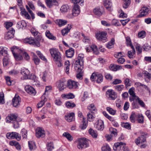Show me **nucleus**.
<instances>
[{
    "mask_svg": "<svg viewBox=\"0 0 151 151\" xmlns=\"http://www.w3.org/2000/svg\"><path fill=\"white\" fill-rule=\"evenodd\" d=\"M51 56L54 61L58 67L63 65V61L61 55L58 50L55 48H51L49 50Z\"/></svg>",
    "mask_w": 151,
    "mask_h": 151,
    "instance_id": "1",
    "label": "nucleus"
},
{
    "mask_svg": "<svg viewBox=\"0 0 151 151\" xmlns=\"http://www.w3.org/2000/svg\"><path fill=\"white\" fill-rule=\"evenodd\" d=\"M77 147L78 149L82 150L89 146V143L87 139L85 138H81L77 139Z\"/></svg>",
    "mask_w": 151,
    "mask_h": 151,
    "instance_id": "2",
    "label": "nucleus"
},
{
    "mask_svg": "<svg viewBox=\"0 0 151 151\" xmlns=\"http://www.w3.org/2000/svg\"><path fill=\"white\" fill-rule=\"evenodd\" d=\"M23 42L24 43H28L31 45H35L38 47L40 46L39 40V39L37 40L33 37H29L26 38L24 40Z\"/></svg>",
    "mask_w": 151,
    "mask_h": 151,
    "instance_id": "3",
    "label": "nucleus"
},
{
    "mask_svg": "<svg viewBox=\"0 0 151 151\" xmlns=\"http://www.w3.org/2000/svg\"><path fill=\"white\" fill-rule=\"evenodd\" d=\"M106 97L109 100H114L117 98V93L111 89H108L106 93Z\"/></svg>",
    "mask_w": 151,
    "mask_h": 151,
    "instance_id": "4",
    "label": "nucleus"
},
{
    "mask_svg": "<svg viewBox=\"0 0 151 151\" xmlns=\"http://www.w3.org/2000/svg\"><path fill=\"white\" fill-rule=\"evenodd\" d=\"M83 55L79 54L77 60L76 62V65L78 66L80 65V67H79V66L78 67L79 70V71L80 70V72L83 68V67L82 66L83 65Z\"/></svg>",
    "mask_w": 151,
    "mask_h": 151,
    "instance_id": "5",
    "label": "nucleus"
},
{
    "mask_svg": "<svg viewBox=\"0 0 151 151\" xmlns=\"http://www.w3.org/2000/svg\"><path fill=\"white\" fill-rule=\"evenodd\" d=\"M140 14L139 15V17H142L147 15L151 12V10L149 7L143 6L140 10Z\"/></svg>",
    "mask_w": 151,
    "mask_h": 151,
    "instance_id": "6",
    "label": "nucleus"
},
{
    "mask_svg": "<svg viewBox=\"0 0 151 151\" xmlns=\"http://www.w3.org/2000/svg\"><path fill=\"white\" fill-rule=\"evenodd\" d=\"M104 10V8L103 6L96 7L93 10V12L95 15L98 17H100L103 14Z\"/></svg>",
    "mask_w": 151,
    "mask_h": 151,
    "instance_id": "7",
    "label": "nucleus"
},
{
    "mask_svg": "<svg viewBox=\"0 0 151 151\" xmlns=\"http://www.w3.org/2000/svg\"><path fill=\"white\" fill-rule=\"evenodd\" d=\"M78 84L77 82L69 80L67 81V86L70 89L76 88L78 87Z\"/></svg>",
    "mask_w": 151,
    "mask_h": 151,
    "instance_id": "8",
    "label": "nucleus"
},
{
    "mask_svg": "<svg viewBox=\"0 0 151 151\" xmlns=\"http://www.w3.org/2000/svg\"><path fill=\"white\" fill-rule=\"evenodd\" d=\"M86 49L88 52L93 51V53L96 55H97L99 53L97 46L94 45H92L90 47H86Z\"/></svg>",
    "mask_w": 151,
    "mask_h": 151,
    "instance_id": "9",
    "label": "nucleus"
},
{
    "mask_svg": "<svg viewBox=\"0 0 151 151\" xmlns=\"http://www.w3.org/2000/svg\"><path fill=\"white\" fill-rule=\"evenodd\" d=\"M14 30L12 28L11 30L5 33L4 36L5 39L6 40H9L12 38L14 37Z\"/></svg>",
    "mask_w": 151,
    "mask_h": 151,
    "instance_id": "10",
    "label": "nucleus"
},
{
    "mask_svg": "<svg viewBox=\"0 0 151 151\" xmlns=\"http://www.w3.org/2000/svg\"><path fill=\"white\" fill-rule=\"evenodd\" d=\"M20 101V98L18 95L16 94L12 99L13 106L15 107L18 106L19 105V102Z\"/></svg>",
    "mask_w": 151,
    "mask_h": 151,
    "instance_id": "11",
    "label": "nucleus"
},
{
    "mask_svg": "<svg viewBox=\"0 0 151 151\" xmlns=\"http://www.w3.org/2000/svg\"><path fill=\"white\" fill-rule=\"evenodd\" d=\"M45 3L49 8H51L54 5H57L58 4L57 0H45Z\"/></svg>",
    "mask_w": 151,
    "mask_h": 151,
    "instance_id": "12",
    "label": "nucleus"
},
{
    "mask_svg": "<svg viewBox=\"0 0 151 151\" xmlns=\"http://www.w3.org/2000/svg\"><path fill=\"white\" fill-rule=\"evenodd\" d=\"M95 127L98 130L103 131L104 129L103 121L101 120H98L97 124L95 125Z\"/></svg>",
    "mask_w": 151,
    "mask_h": 151,
    "instance_id": "13",
    "label": "nucleus"
},
{
    "mask_svg": "<svg viewBox=\"0 0 151 151\" xmlns=\"http://www.w3.org/2000/svg\"><path fill=\"white\" fill-rule=\"evenodd\" d=\"M30 72L29 70L25 68H22L21 73L23 76V79H26L28 78V76Z\"/></svg>",
    "mask_w": 151,
    "mask_h": 151,
    "instance_id": "14",
    "label": "nucleus"
},
{
    "mask_svg": "<svg viewBox=\"0 0 151 151\" xmlns=\"http://www.w3.org/2000/svg\"><path fill=\"white\" fill-rule=\"evenodd\" d=\"M146 137L144 135H142L141 136L139 137L136 139L135 141V143L137 145L141 143L142 144L146 142Z\"/></svg>",
    "mask_w": 151,
    "mask_h": 151,
    "instance_id": "15",
    "label": "nucleus"
},
{
    "mask_svg": "<svg viewBox=\"0 0 151 151\" xmlns=\"http://www.w3.org/2000/svg\"><path fill=\"white\" fill-rule=\"evenodd\" d=\"M45 131L40 128H38L36 131V136L37 137H43L45 136Z\"/></svg>",
    "mask_w": 151,
    "mask_h": 151,
    "instance_id": "16",
    "label": "nucleus"
},
{
    "mask_svg": "<svg viewBox=\"0 0 151 151\" xmlns=\"http://www.w3.org/2000/svg\"><path fill=\"white\" fill-rule=\"evenodd\" d=\"M112 4L111 0H105L104 1V7L109 11L112 10Z\"/></svg>",
    "mask_w": 151,
    "mask_h": 151,
    "instance_id": "17",
    "label": "nucleus"
},
{
    "mask_svg": "<svg viewBox=\"0 0 151 151\" xmlns=\"http://www.w3.org/2000/svg\"><path fill=\"white\" fill-rule=\"evenodd\" d=\"M80 13V9L79 6L75 4L72 10V15L74 16H78Z\"/></svg>",
    "mask_w": 151,
    "mask_h": 151,
    "instance_id": "18",
    "label": "nucleus"
},
{
    "mask_svg": "<svg viewBox=\"0 0 151 151\" xmlns=\"http://www.w3.org/2000/svg\"><path fill=\"white\" fill-rule=\"evenodd\" d=\"M95 36L98 40L102 41L104 40V32L98 31L95 33Z\"/></svg>",
    "mask_w": 151,
    "mask_h": 151,
    "instance_id": "19",
    "label": "nucleus"
},
{
    "mask_svg": "<svg viewBox=\"0 0 151 151\" xmlns=\"http://www.w3.org/2000/svg\"><path fill=\"white\" fill-rule=\"evenodd\" d=\"M26 91L28 93L35 95L36 92L34 89L32 87L29 86H26L25 87Z\"/></svg>",
    "mask_w": 151,
    "mask_h": 151,
    "instance_id": "20",
    "label": "nucleus"
},
{
    "mask_svg": "<svg viewBox=\"0 0 151 151\" xmlns=\"http://www.w3.org/2000/svg\"><path fill=\"white\" fill-rule=\"evenodd\" d=\"M124 143L122 142H117L115 143L114 145L113 149L115 151H119L121 149V148L123 146Z\"/></svg>",
    "mask_w": 151,
    "mask_h": 151,
    "instance_id": "21",
    "label": "nucleus"
},
{
    "mask_svg": "<svg viewBox=\"0 0 151 151\" xmlns=\"http://www.w3.org/2000/svg\"><path fill=\"white\" fill-rule=\"evenodd\" d=\"M41 99L42 100L37 104V107L38 108H39L42 107L47 100L45 96V93H44L43 95L42 96Z\"/></svg>",
    "mask_w": 151,
    "mask_h": 151,
    "instance_id": "22",
    "label": "nucleus"
},
{
    "mask_svg": "<svg viewBox=\"0 0 151 151\" xmlns=\"http://www.w3.org/2000/svg\"><path fill=\"white\" fill-rule=\"evenodd\" d=\"M11 50L13 55L16 60L17 61H19L21 60L22 59L23 57L21 53L19 54L15 53L14 52V50H15V49H13V48H12Z\"/></svg>",
    "mask_w": 151,
    "mask_h": 151,
    "instance_id": "23",
    "label": "nucleus"
},
{
    "mask_svg": "<svg viewBox=\"0 0 151 151\" xmlns=\"http://www.w3.org/2000/svg\"><path fill=\"white\" fill-rule=\"evenodd\" d=\"M65 81L63 80H60L59 83L58 85V87L59 88V90L60 91H62L66 87Z\"/></svg>",
    "mask_w": 151,
    "mask_h": 151,
    "instance_id": "24",
    "label": "nucleus"
},
{
    "mask_svg": "<svg viewBox=\"0 0 151 151\" xmlns=\"http://www.w3.org/2000/svg\"><path fill=\"white\" fill-rule=\"evenodd\" d=\"M66 56L68 58H72L73 55L74 51V49L71 48L69 50H67L65 52Z\"/></svg>",
    "mask_w": 151,
    "mask_h": 151,
    "instance_id": "25",
    "label": "nucleus"
},
{
    "mask_svg": "<svg viewBox=\"0 0 151 151\" xmlns=\"http://www.w3.org/2000/svg\"><path fill=\"white\" fill-rule=\"evenodd\" d=\"M10 118V120L13 122L17 120L18 121H21L22 119L17 116V114H11L9 115Z\"/></svg>",
    "mask_w": 151,
    "mask_h": 151,
    "instance_id": "26",
    "label": "nucleus"
},
{
    "mask_svg": "<svg viewBox=\"0 0 151 151\" xmlns=\"http://www.w3.org/2000/svg\"><path fill=\"white\" fill-rule=\"evenodd\" d=\"M74 114L71 113L65 116V119L68 122H70L74 120Z\"/></svg>",
    "mask_w": 151,
    "mask_h": 151,
    "instance_id": "27",
    "label": "nucleus"
},
{
    "mask_svg": "<svg viewBox=\"0 0 151 151\" xmlns=\"http://www.w3.org/2000/svg\"><path fill=\"white\" fill-rule=\"evenodd\" d=\"M71 28V26L70 25L68 24V27H66L61 31L62 35L63 36H65L67 35L69 32Z\"/></svg>",
    "mask_w": 151,
    "mask_h": 151,
    "instance_id": "28",
    "label": "nucleus"
},
{
    "mask_svg": "<svg viewBox=\"0 0 151 151\" xmlns=\"http://www.w3.org/2000/svg\"><path fill=\"white\" fill-rule=\"evenodd\" d=\"M7 49V48L5 47H0V53L4 56L6 57L8 55Z\"/></svg>",
    "mask_w": 151,
    "mask_h": 151,
    "instance_id": "29",
    "label": "nucleus"
},
{
    "mask_svg": "<svg viewBox=\"0 0 151 151\" xmlns=\"http://www.w3.org/2000/svg\"><path fill=\"white\" fill-rule=\"evenodd\" d=\"M70 65V62L68 60L65 61L64 63V68L65 72L67 74H69V67Z\"/></svg>",
    "mask_w": 151,
    "mask_h": 151,
    "instance_id": "30",
    "label": "nucleus"
},
{
    "mask_svg": "<svg viewBox=\"0 0 151 151\" xmlns=\"http://www.w3.org/2000/svg\"><path fill=\"white\" fill-rule=\"evenodd\" d=\"M89 134L91 135L92 137L94 138H97L98 134L97 132L92 129H90L88 131Z\"/></svg>",
    "mask_w": 151,
    "mask_h": 151,
    "instance_id": "31",
    "label": "nucleus"
},
{
    "mask_svg": "<svg viewBox=\"0 0 151 151\" xmlns=\"http://www.w3.org/2000/svg\"><path fill=\"white\" fill-rule=\"evenodd\" d=\"M99 74V73L96 72L93 73L92 74L90 78L91 80L93 82H96Z\"/></svg>",
    "mask_w": 151,
    "mask_h": 151,
    "instance_id": "32",
    "label": "nucleus"
},
{
    "mask_svg": "<svg viewBox=\"0 0 151 151\" xmlns=\"http://www.w3.org/2000/svg\"><path fill=\"white\" fill-rule=\"evenodd\" d=\"M114 39L113 38H112L111 41L106 45V46L109 49H111L114 47Z\"/></svg>",
    "mask_w": 151,
    "mask_h": 151,
    "instance_id": "33",
    "label": "nucleus"
},
{
    "mask_svg": "<svg viewBox=\"0 0 151 151\" xmlns=\"http://www.w3.org/2000/svg\"><path fill=\"white\" fill-rule=\"evenodd\" d=\"M28 145L30 150H35L36 149V146L35 142L33 141H29L28 142Z\"/></svg>",
    "mask_w": 151,
    "mask_h": 151,
    "instance_id": "34",
    "label": "nucleus"
},
{
    "mask_svg": "<svg viewBox=\"0 0 151 151\" xmlns=\"http://www.w3.org/2000/svg\"><path fill=\"white\" fill-rule=\"evenodd\" d=\"M56 23L58 24L60 27L65 25L67 23L66 20L62 19H58L56 20Z\"/></svg>",
    "mask_w": 151,
    "mask_h": 151,
    "instance_id": "35",
    "label": "nucleus"
},
{
    "mask_svg": "<svg viewBox=\"0 0 151 151\" xmlns=\"http://www.w3.org/2000/svg\"><path fill=\"white\" fill-rule=\"evenodd\" d=\"M45 35L46 37L49 39L52 40H55L56 39V37L53 36L50 32V31L48 30L46 31Z\"/></svg>",
    "mask_w": 151,
    "mask_h": 151,
    "instance_id": "36",
    "label": "nucleus"
},
{
    "mask_svg": "<svg viewBox=\"0 0 151 151\" xmlns=\"http://www.w3.org/2000/svg\"><path fill=\"white\" fill-rule=\"evenodd\" d=\"M124 1L123 7L125 9H127L129 6L131 4L130 0H122Z\"/></svg>",
    "mask_w": 151,
    "mask_h": 151,
    "instance_id": "37",
    "label": "nucleus"
},
{
    "mask_svg": "<svg viewBox=\"0 0 151 151\" xmlns=\"http://www.w3.org/2000/svg\"><path fill=\"white\" fill-rule=\"evenodd\" d=\"M88 109L90 110L92 113L96 112L97 109L93 104H91L88 107Z\"/></svg>",
    "mask_w": 151,
    "mask_h": 151,
    "instance_id": "38",
    "label": "nucleus"
},
{
    "mask_svg": "<svg viewBox=\"0 0 151 151\" xmlns=\"http://www.w3.org/2000/svg\"><path fill=\"white\" fill-rule=\"evenodd\" d=\"M114 88L116 90L120 92L124 89V86L123 85H117L114 86Z\"/></svg>",
    "mask_w": 151,
    "mask_h": 151,
    "instance_id": "39",
    "label": "nucleus"
},
{
    "mask_svg": "<svg viewBox=\"0 0 151 151\" xmlns=\"http://www.w3.org/2000/svg\"><path fill=\"white\" fill-rule=\"evenodd\" d=\"M63 136L66 138L70 141H72L73 139V137L68 133L64 132L63 134Z\"/></svg>",
    "mask_w": 151,
    "mask_h": 151,
    "instance_id": "40",
    "label": "nucleus"
},
{
    "mask_svg": "<svg viewBox=\"0 0 151 151\" xmlns=\"http://www.w3.org/2000/svg\"><path fill=\"white\" fill-rule=\"evenodd\" d=\"M81 35L83 36V41L85 43H88L90 41L89 37L88 36H86L83 33H81Z\"/></svg>",
    "mask_w": 151,
    "mask_h": 151,
    "instance_id": "41",
    "label": "nucleus"
},
{
    "mask_svg": "<svg viewBox=\"0 0 151 151\" xmlns=\"http://www.w3.org/2000/svg\"><path fill=\"white\" fill-rule=\"evenodd\" d=\"M138 122L139 123H143L144 122V117L141 114H139L137 119Z\"/></svg>",
    "mask_w": 151,
    "mask_h": 151,
    "instance_id": "42",
    "label": "nucleus"
},
{
    "mask_svg": "<svg viewBox=\"0 0 151 151\" xmlns=\"http://www.w3.org/2000/svg\"><path fill=\"white\" fill-rule=\"evenodd\" d=\"M87 122L86 121H85V119L84 118H83L82 124L80 126L81 129H85L87 126Z\"/></svg>",
    "mask_w": 151,
    "mask_h": 151,
    "instance_id": "43",
    "label": "nucleus"
},
{
    "mask_svg": "<svg viewBox=\"0 0 151 151\" xmlns=\"http://www.w3.org/2000/svg\"><path fill=\"white\" fill-rule=\"evenodd\" d=\"M65 105L68 108H72L75 107L76 106L74 103L70 101L66 102Z\"/></svg>",
    "mask_w": 151,
    "mask_h": 151,
    "instance_id": "44",
    "label": "nucleus"
},
{
    "mask_svg": "<svg viewBox=\"0 0 151 151\" xmlns=\"http://www.w3.org/2000/svg\"><path fill=\"white\" fill-rule=\"evenodd\" d=\"M146 35V32L145 31L142 30L138 32V37L139 38H143Z\"/></svg>",
    "mask_w": 151,
    "mask_h": 151,
    "instance_id": "45",
    "label": "nucleus"
},
{
    "mask_svg": "<svg viewBox=\"0 0 151 151\" xmlns=\"http://www.w3.org/2000/svg\"><path fill=\"white\" fill-rule=\"evenodd\" d=\"M98 77L96 80V82L98 83H100L103 81V76L101 74L99 73L98 76Z\"/></svg>",
    "mask_w": 151,
    "mask_h": 151,
    "instance_id": "46",
    "label": "nucleus"
},
{
    "mask_svg": "<svg viewBox=\"0 0 151 151\" xmlns=\"http://www.w3.org/2000/svg\"><path fill=\"white\" fill-rule=\"evenodd\" d=\"M5 79L7 84L9 85H11L14 84V81L11 80L9 76L5 77Z\"/></svg>",
    "mask_w": 151,
    "mask_h": 151,
    "instance_id": "47",
    "label": "nucleus"
},
{
    "mask_svg": "<svg viewBox=\"0 0 151 151\" xmlns=\"http://www.w3.org/2000/svg\"><path fill=\"white\" fill-rule=\"evenodd\" d=\"M106 110L109 114L113 115H115L116 112V110H113L112 108L110 107H107L106 108Z\"/></svg>",
    "mask_w": 151,
    "mask_h": 151,
    "instance_id": "48",
    "label": "nucleus"
},
{
    "mask_svg": "<svg viewBox=\"0 0 151 151\" xmlns=\"http://www.w3.org/2000/svg\"><path fill=\"white\" fill-rule=\"evenodd\" d=\"M68 9L69 7L68 6L64 5L62 6L60 10L62 13H64L67 12Z\"/></svg>",
    "mask_w": 151,
    "mask_h": 151,
    "instance_id": "49",
    "label": "nucleus"
},
{
    "mask_svg": "<svg viewBox=\"0 0 151 151\" xmlns=\"http://www.w3.org/2000/svg\"><path fill=\"white\" fill-rule=\"evenodd\" d=\"M21 13L22 15L24 16L27 19H29L30 17L27 12L25 11V9L21 12Z\"/></svg>",
    "mask_w": 151,
    "mask_h": 151,
    "instance_id": "50",
    "label": "nucleus"
},
{
    "mask_svg": "<svg viewBox=\"0 0 151 151\" xmlns=\"http://www.w3.org/2000/svg\"><path fill=\"white\" fill-rule=\"evenodd\" d=\"M25 24L24 21H21L18 22L17 24V27L19 28H22Z\"/></svg>",
    "mask_w": 151,
    "mask_h": 151,
    "instance_id": "51",
    "label": "nucleus"
},
{
    "mask_svg": "<svg viewBox=\"0 0 151 151\" xmlns=\"http://www.w3.org/2000/svg\"><path fill=\"white\" fill-rule=\"evenodd\" d=\"M54 148V144L52 142L48 143L47 145V149L49 151H51Z\"/></svg>",
    "mask_w": 151,
    "mask_h": 151,
    "instance_id": "52",
    "label": "nucleus"
},
{
    "mask_svg": "<svg viewBox=\"0 0 151 151\" xmlns=\"http://www.w3.org/2000/svg\"><path fill=\"white\" fill-rule=\"evenodd\" d=\"M143 72L144 76L146 78L149 79H151V73H149L148 72L145 70L143 71Z\"/></svg>",
    "mask_w": 151,
    "mask_h": 151,
    "instance_id": "53",
    "label": "nucleus"
},
{
    "mask_svg": "<svg viewBox=\"0 0 151 151\" xmlns=\"http://www.w3.org/2000/svg\"><path fill=\"white\" fill-rule=\"evenodd\" d=\"M121 125L122 127L127 129H131L130 124L127 122L122 123Z\"/></svg>",
    "mask_w": 151,
    "mask_h": 151,
    "instance_id": "54",
    "label": "nucleus"
},
{
    "mask_svg": "<svg viewBox=\"0 0 151 151\" xmlns=\"http://www.w3.org/2000/svg\"><path fill=\"white\" fill-rule=\"evenodd\" d=\"M32 34L35 37H37L39 36L40 33L34 28L32 29L31 30Z\"/></svg>",
    "mask_w": 151,
    "mask_h": 151,
    "instance_id": "55",
    "label": "nucleus"
},
{
    "mask_svg": "<svg viewBox=\"0 0 151 151\" xmlns=\"http://www.w3.org/2000/svg\"><path fill=\"white\" fill-rule=\"evenodd\" d=\"M71 1L75 4H78L81 5V4H83L84 3V0H71Z\"/></svg>",
    "mask_w": 151,
    "mask_h": 151,
    "instance_id": "56",
    "label": "nucleus"
},
{
    "mask_svg": "<svg viewBox=\"0 0 151 151\" xmlns=\"http://www.w3.org/2000/svg\"><path fill=\"white\" fill-rule=\"evenodd\" d=\"M94 115L91 113H88L87 115L88 120L89 121L91 122L93 121V119L94 118Z\"/></svg>",
    "mask_w": 151,
    "mask_h": 151,
    "instance_id": "57",
    "label": "nucleus"
},
{
    "mask_svg": "<svg viewBox=\"0 0 151 151\" xmlns=\"http://www.w3.org/2000/svg\"><path fill=\"white\" fill-rule=\"evenodd\" d=\"M4 25L6 28L8 29L13 25V23L11 22H6L4 23Z\"/></svg>",
    "mask_w": 151,
    "mask_h": 151,
    "instance_id": "58",
    "label": "nucleus"
},
{
    "mask_svg": "<svg viewBox=\"0 0 151 151\" xmlns=\"http://www.w3.org/2000/svg\"><path fill=\"white\" fill-rule=\"evenodd\" d=\"M19 73V72L16 70L13 69L9 72L10 75L14 76L16 75Z\"/></svg>",
    "mask_w": 151,
    "mask_h": 151,
    "instance_id": "59",
    "label": "nucleus"
},
{
    "mask_svg": "<svg viewBox=\"0 0 151 151\" xmlns=\"http://www.w3.org/2000/svg\"><path fill=\"white\" fill-rule=\"evenodd\" d=\"M33 60L36 65H38L40 63V59L37 58L36 55L34 54Z\"/></svg>",
    "mask_w": 151,
    "mask_h": 151,
    "instance_id": "60",
    "label": "nucleus"
},
{
    "mask_svg": "<svg viewBox=\"0 0 151 151\" xmlns=\"http://www.w3.org/2000/svg\"><path fill=\"white\" fill-rule=\"evenodd\" d=\"M5 57L3 60V64L4 66H6L8 64V60L9 59L8 56L6 57Z\"/></svg>",
    "mask_w": 151,
    "mask_h": 151,
    "instance_id": "61",
    "label": "nucleus"
},
{
    "mask_svg": "<svg viewBox=\"0 0 151 151\" xmlns=\"http://www.w3.org/2000/svg\"><path fill=\"white\" fill-rule=\"evenodd\" d=\"M63 97L68 99H72L74 98V96L73 94L70 93L67 95H64Z\"/></svg>",
    "mask_w": 151,
    "mask_h": 151,
    "instance_id": "62",
    "label": "nucleus"
},
{
    "mask_svg": "<svg viewBox=\"0 0 151 151\" xmlns=\"http://www.w3.org/2000/svg\"><path fill=\"white\" fill-rule=\"evenodd\" d=\"M143 49L145 51H147L151 49V47L148 44L146 43L144 45Z\"/></svg>",
    "mask_w": 151,
    "mask_h": 151,
    "instance_id": "63",
    "label": "nucleus"
},
{
    "mask_svg": "<svg viewBox=\"0 0 151 151\" xmlns=\"http://www.w3.org/2000/svg\"><path fill=\"white\" fill-rule=\"evenodd\" d=\"M105 137L106 140L108 142H110L112 140V136L111 134H106Z\"/></svg>",
    "mask_w": 151,
    "mask_h": 151,
    "instance_id": "64",
    "label": "nucleus"
}]
</instances>
